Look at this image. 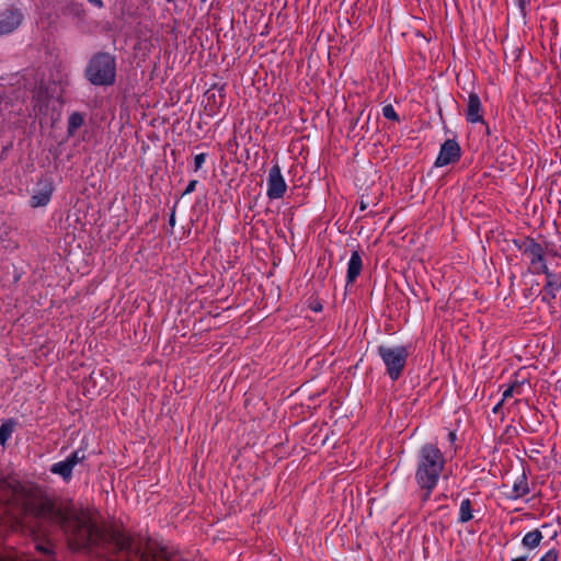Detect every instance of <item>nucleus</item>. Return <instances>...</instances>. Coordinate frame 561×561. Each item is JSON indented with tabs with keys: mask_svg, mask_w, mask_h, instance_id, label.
I'll return each instance as SVG.
<instances>
[{
	"mask_svg": "<svg viewBox=\"0 0 561 561\" xmlns=\"http://www.w3.org/2000/svg\"><path fill=\"white\" fill-rule=\"evenodd\" d=\"M447 460L436 444L426 443L420 447L415 456L414 480L423 492L422 499L427 501L438 485Z\"/></svg>",
	"mask_w": 561,
	"mask_h": 561,
	"instance_id": "f257e3e1",
	"label": "nucleus"
},
{
	"mask_svg": "<svg viewBox=\"0 0 561 561\" xmlns=\"http://www.w3.org/2000/svg\"><path fill=\"white\" fill-rule=\"evenodd\" d=\"M377 354L381 358L386 373L392 381L398 380L405 368L410 356V346L408 345H379Z\"/></svg>",
	"mask_w": 561,
	"mask_h": 561,
	"instance_id": "f03ea898",
	"label": "nucleus"
},
{
	"mask_svg": "<svg viewBox=\"0 0 561 561\" xmlns=\"http://www.w3.org/2000/svg\"><path fill=\"white\" fill-rule=\"evenodd\" d=\"M88 80L95 85H110L115 81L116 64L110 54H98L89 62L85 70Z\"/></svg>",
	"mask_w": 561,
	"mask_h": 561,
	"instance_id": "7ed1b4c3",
	"label": "nucleus"
},
{
	"mask_svg": "<svg viewBox=\"0 0 561 561\" xmlns=\"http://www.w3.org/2000/svg\"><path fill=\"white\" fill-rule=\"evenodd\" d=\"M267 190L266 195L270 199H278L284 196L287 191V184L282 174L280 167L278 164H274L268 172L267 176Z\"/></svg>",
	"mask_w": 561,
	"mask_h": 561,
	"instance_id": "20e7f679",
	"label": "nucleus"
},
{
	"mask_svg": "<svg viewBox=\"0 0 561 561\" xmlns=\"http://www.w3.org/2000/svg\"><path fill=\"white\" fill-rule=\"evenodd\" d=\"M519 250L529 259L530 264L536 267L538 272L542 271V266H547L543 259L545 250L542 245L534 239H525L519 245Z\"/></svg>",
	"mask_w": 561,
	"mask_h": 561,
	"instance_id": "39448f33",
	"label": "nucleus"
},
{
	"mask_svg": "<svg viewBox=\"0 0 561 561\" xmlns=\"http://www.w3.org/2000/svg\"><path fill=\"white\" fill-rule=\"evenodd\" d=\"M54 185L49 179H41L36 183V187L30 199V205L33 208L46 206L53 196Z\"/></svg>",
	"mask_w": 561,
	"mask_h": 561,
	"instance_id": "423d86ee",
	"label": "nucleus"
},
{
	"mask_svg": "<svg viewBox=\"0 0 561 561\" xmlns=\"http://www.w3.org/2000/svg\"><path fill=\"white\" fill-rule=\"evenodd\" d=\"M84 456L79 451H73L65 460L55 462L50 467V472L60 476L66 482L72 478L73 468L83 460Z\"/></svg>",
	"mask_w": 561,
	"mask_h": 561,
	"instance_id": "0eeeda50",
	"label": "nucleus"
},
{
	"mask_svg": "<svg viewBox=\"0 0 561 561\" xmlns=\"http://www.w3.org/2000/svg\"><path fill=\"white\" fill-rule=\"evenodd\" d=\"M461 150L458 142L454 139H447L440 147L435 161V167H445L460 159Z\"/></svg>",
	"mask_w": 561,
	"mask_h": 561,
	"instance_id": "6e6552de",
	"label": "nucleus"
},
{
	"mask_svg": "<svg viewBox=\"0 0 561 561\" xmlns=\"http://www.w3.org/2000/svg\"><path fill=\"white\" fill-rule=\"evenodd\" d=\"M465 117L470 124H485L483 106L480 96L476 92H470L465 110Z\"/></svg>",
	"mask_w": 561,
	"mask_h": 561,
	"instance_id": "1a4fd4ad",
	"label": "nucleus"
},
{
	"mask_svg": "<svg viewBox=\"0 0 561 561\" xmlns=\"http://www.w3.org/2000/svg\"><path fill=\"white\" fill-rule=\"evenodd\" d=\"M541 273H543L547 278L541 299L542 301L550 304L556 299L557 294L561 289V274L552 273L549 271L548 266H542Z\"/></svg>",
	"mask_w": 561,
	"mask_h": 561,
	"instance_id": "9d476101",
	"label": "nucleus"
},
{
	"mask_svg": "<svg viewBox=\"0 0 561 561\" xmlns=\"http://www.w3.org/2000/svg\"><path fill=\"white\" fill-rule=\"evenodd\" d=\"M23 20V15L18 10H5L0 13V36L12 33L16 30Z\"/></svg>",
	"mask_w": 561,
	"mask_h": 561,
	"instance_id": "9b49d317",
	"label": "nucleus"
},
{
	"mask_svg": "<svg viewBox=\"0 0 561 561\" xmlns=\"http://www.w3.org/2000/svg\"><path fill=\"white\" fill-rule=\"evenodd\" d=\"M224 102L225 94L221 89H210L205 93V111L209 116L217 115Z\"/></svg>",
	"mask_w": 561,
	"mask_h": 561,
	"instance_id": "f8f14e48",
	"label": "nucleus"
},
{
	"mask_svg": "<svg viewBox=\"0 0 561 561\" xmlns=\"http://www.w3.org/2000/svg\"><path fill=\"white\" fill-rule=\"evenodd\" d=\"M363 270V259L358 251H353L347 263L346 285L353 284Z\"/></svg>",
	"mask_w": 561,
	"mask_h": 561,
	"instance_id": "ddd939ff",
	"label": "nucleus"
},
{
	"mask_svg": "<svg viewBox=\"0 0 561 561\" xmlns=\"http://www.w3.org/2000/svg\"><path fill=\"white\" fill-rule=\"evenodd\" d=\"M529 485L526 474L523 472L519 474L512 486L511 494L508 495V499L511 500H518L524 496H526L529 493Z\"/></svg>",
	"mask_w": 561,
	"mask_h": 561,
	"instance_id": "4468645a",
	"label": "nucleus"
},
{
	"mask_svg": "<svg viewBox=\"0 0 561 561\" xmlns=\"http://www.w3.org/2000/svg\"><path fill=\"white\" fill-rule=\"evenodd\" d=\"M543 540V535L539 529H533L526 533L522 538V546L528 551L538 548Z\"/></svg>",
	"mask_w": 561,
	"mask_h": 561,
	"instance_id": "2eb2a0df",
	"label": "nucleus"
},
{
	"mask_svg": "<svg viewBox=\"0 0 561 561\" xmlns=\"http://www.w3.org/2000/svg\"><path fill=\"white\" fill-rule=\"evenodd\" d=\"M473 518L472 503L470 499H463L459 507L458 522L461 524L468 523Z\"/></svg>",
	"mask_w": 561,
	"mask_h": 561,
	"instance_id": "dca6fc26",
	"label": "nucleus"
},
{
	"mask_svg": "<svg viewBox=\"0 0 561 561\" xmlns=\"http://www.w3.org/2000/svg\"><path fill=\"white\" fill-rule=\"evenodd\" d=\"M83 123L84 116L81 113H72L68 119V134L70 136H73L77 133V130L83 125Z\"/></svg>",
	"mask_w": 561,
	"mask_h": 561,
	"instance_id": "f3484780",
	"label": "nucleus"
},
{
	"mask_svg": "<svg viewBox=\"0 0 561 561\" xmlns=\"http://www.w3.org/2000/svg\"><path fill=\"white\" fill-rule=\"evenodd\" d=\"M522 388V385H512L508 386L504 391L502 396L501 402L494 408V412L497 410V407L501 405L505 400L508 398H512L515 393L519 394V389Z\"/></svg>",
	"mask_w": 561,
	"mask_h": 561,
	"instance_id": "a211bd4d",
	"label": "nucleus"
},
{
	"mask_svg": "<svg viewBox=\"0 0 561 561\" xmlns=\"http://www.w3.org/2000/svg\"><path fill=\"white\" fill-rule=\"evenodd\" d=\"M13 432V426L11 423H3L0 426V445H4L7 440L11 437Z\"/></svg>",
	"mask_w": 561,
	"mask_h": 561,
	"instance_id": "6ab92c4d",
	"label": "nucleus"
},
{
	"mask_svg": "<svg viewBox=\"0 0 561 561\" xmlns=\"http://www.w3.org/2000/svg\"><path fill=\"white\" fill-rule=\"evenodd\" d=\"M539 561H559V551L551 548L540 557Z\"/></svg>",
	"mask_w": 561,
	"mask_h": 561,
	"instance_id": "aec40b11",
	"label": "nucleus"
},
{
	"mask_svg": "<svg viewBox=\"0 0 561 561\" xmlns=\"http://www.w3.org/2000/svg\"><path fill=\"white\" fill-rule=\"evenodd\" d=\"M382 114L386 118L391 121H398L399 116L392 105H386L382 108Z\"/></svg>",
	"mask_w": 561,
	"mask_h": 561,
	"instance_id": "412c9836",
	"label": "nucleus"
},
{
	"mask_svg": "<svg viewBox=\"0 0 561 561\" xmlns=\"http://www.w3.org/2000/svg\"><path fill=\"white\" fill-rule=\"evenodd\" d=\"M206 153H198L195 156L194 158V168H195V171H198L203 164L205 163L206 161Z\"/></svg>",
	"mask_w": 561,
	"mask_h": 561,
	"instance_id": "4be33fe9",
	"label": "nucleus"
},
{
	"mask_svg": "<svg viewBox=\"0 0 561 561\" xmlns=\"http://www.w3.org/2000/svg\"><path fill=\"white\" fill-rule=\"evenodd\" d=\"M197 183L198 182L196 180L190 181L183 194H191V193H193L195 191V188H196Z\"/></svg>",
	"mask_w": 561,
	"mask_h": 561,
	"instance_id": "5701e85b",
	"label": "nucleus"
},
{
	"mask_svg": "<svg viewBox=\"0 0 561 561\" xmlns=\"http://www.w3.org/2000/svg\"><path fill=\"white\" fill-rule=\"evenodd\" d=\"M91 4L98 7V8H102L103 7V1L102 0H88Z\"/></svg>",
	"mask_w": 561,
	"mask_h": 561,
	"instance_id": "b1692460",
	"label": "nucleus"
},
{
	"mask_svg": "<svg viewBox=\"0 0 561 561\" xmlns=\"http://www.w3.org/2000/svg\"><path fill=\"white\" fill-rule=\"evenodd\" d=\"M512 561H528V554L519 556L517 558L512 559Z\"/></svg>",
	"mask_w": 561,
	"mask_h": 561,
	"instance_id": "393cba45",
	"label": "nucleus"
},
{
	"mask_svg": "<svg viewBox=\"0 0 561 561\" xmlns=\"http://www.w3.org/2000/svg\"><path fill=\"white\" fill-rule=\"evenodd\" d=\"M449 439H450L451 442H454V440L456 439V433H455V432H450V433H449Z\"/></svg>",
	"mask_w": 561,
	"mask_h": 561,
	"instance_id": "a878e982",
	"label": "nucleus"
},
{
	"mask_svg": "<svg viewBox=\"0 0 561 561\" xmlns=\"http://www.w3.org/2000/svg\"><path fill=\"white\" fill-rule=\"evenodd\" d=\"M170 222H171V225H173V224H174V215H172V216H171V218H170Z\"/></svg>",
	"mask_w": 561,
	"mask_h": 561,
	"instance_id": "bb28decb",
	"label": "nucleus"
},
{
	"mask_svg": "<svg viewBox=\"0 0 561 561\" xmlns=\"http://www.w3.org/2000/svg\"><path fill=\"white\" fill-rule=\"evenodd\" d=\"M207 0H201L202 3H205Z\"/></svg>",
	"mask_w": 561,
	"mask_h": 561,
	"instance_id": "cd10ccee",
	"label": "nucleus"
},
{
	"mask_svg": "<svg viewBox=\"0 0 561 561\" xmlns=\"http://www.w3.org/2000/svg\"><path fill=\"white\" fill-rule=\"evenodd\" d=\"M0 561H2V560L0 559Z\"/></svg>",
	"mask_w": 561,
	"mask_h": 561,
	"instance_id": "c85d7f7f",
	"label": "nucleus"
}]
</instances>
